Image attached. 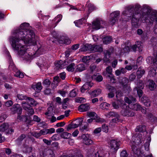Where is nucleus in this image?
Wrapping results in <instances>:
<instances>
[{"mask_svg":"<svg viewBox=\"0 0 157 157\" xmlns=\"http://www.w3.org/2000/svg\"><path fill=\"white\" fill-rule=\"evenodd\" d=\"M79 127V130L82 133H86L89 130V125L87 124L83 125L82 124Z\"/></svg>","mask_w":157,"mask_h":157,"instance_id":"nucleus-27","label":"nucleus"},{"mask_svg":"<svg viewBox=\"0 0 157 157\" xmlns=\"http://www.w3.org/2000/svg\"><path fill=\"white\" fill-rule=\"evenodd\" d=\"M131 148L133 153L136 155L137 156L139 157L142 154L140 149L137 147L135 145H132Z\"/></svg>","mask_w":157,"mask_h":157,"instance_id":"nucleus-22","label":"nucleus"},{"mask_svg":"<svg viewBox=\"0 0 157 157\" xmlns=\"http://www.w3.org/2000/svg\"><path fill=\"white\" fill-rule=\"evenodd\" d=\"M109 116L113 118L111 120L112 122L114 123H122L123 121L121 119V116L117 112H110L109 113Z\"/></svg>","mask_w":157,"mask_h":157,"instance_id":"nucleus-7","label":"nucleus"},{"mask_svg":"<svg viewBox=\"0 0 157 157\" xmlns=\"http://www.w3.org/2000/svg\"><path fill=\"white\" fill-rule=\"evenodd\" d=\"M136 77V74L135 72L132 73L129 77V80L130 81H133Z\"/></svg>","mask_w":157,"mask_h":157,"instance_id":"nucleus-51","label":"nucleus"},{"mask_svg":"<svg viewBox=\"0 0 157 157\" xmlns=\"http://www.w3.org/2000/svg\"><path fill=\"white\" fill-rule=\"evenodd\" d=\"M56 39L58 40V43L59 44H64L68 45L71 43V40L69 38L66 36H60L56 38Z\"/></svg>","mask_w":157,"mask_h":157,"instance_id":"nucleus-10","label":"nucleus"},{"mask_svg":"<svg viewBox=\"0 0 157 157\" xmlns=\"http://www.w3.org/2000/svg\"><path fill=\"white\" fill-rule=\"evenodd\" d=\"M101 130L103 132H108V127L105 124H103L102 125Z\"/></svg>","mask_w":157,"mask_h":157,"instance_id":"nucleus-56","label":"nucleus"},{"mask_svg":"<svg viewBox=\"0 0 157 157\" xmlns=\"http://www.w3.org/2000/svg\"><path fill=\"white\" fill-rule=\"evenodd\" d=\"M121 108L122 110L121 113L124 117H132L135 116L136 114L135 112L130 108L129 105H127L124 102L121 106Z\"/></svg>","mask_w":157,"mask_h":157,"instance_id":"nucleus-4","label":"nucleus"},{"mask_svg":"<svg viewBox=\"0 0 157 157\" xmlns=\"http://www.w3.org/2000/svg\"><path fill=\"white\" fill-rule=\"evenodd\" d=\"M9 127V124L7 123H4L0 125V132H4Z\"/></svg>","mask_w":157,"mask_h":157,"instance_id":"nucleus-32","label":"nucleus"},{"mask_svg":"<svg viewBox=\"0 0 157 157\" xmlns=\"http://www.w3.org/2000/svg\"><path fill=\"white\" fill-rule=\"evenodd\" d=\"M83 119L82 118H79L73 121V123H75L78 124V125L79 126L81 124H82V123L84 122H83Z\"/></svg>","mask_w":157,"mask_h":157,"instance_id":"nucleus-42","label":"nucleus"},{"mask_svg":"<svg viewBox=\"0 0 157 157\" xmlns=\"http://www.w3.org/2000/svg\"><path fill=\"white\" fill-rule=\"evenodd\" d=\"M85 99L82 97L78 98L75 100V102L77 103H81L82 102H83Z\"/></svg>","mask_w":157,"mask_h":157,"instance_id":"nucleus-64","label":"nucleus"},{"mask_svg":"<svg viewBox=\"0 0 157 157\" xmlns=\"http://www.w3.org/2000/svg\"><path fill=\"white\" fill-rule=\"evenodd\" d=\"M10 110L13 114L17 113V115L21 114L22 112V109L20 105L18 104H14L11 108Z\"/></svg>","mask_w":157,"mask_h":157,"instance_id":"nucleus-12","label":"nucleus"},{"mask_svg":"<svg viewBox=\"0 0 157 157\" xmlns=\"http://www.w3.org/2000/svg\"><path fill=\"white\" fill-rule=\"evenodd\" d=\"M128 155L126 150H123L121 153L120 156L121 157H127Z\"/></svg>","mask_w":157,"mask_h":157,"instance_id":"nucleus-53","label":"nucleus"},{"mask_svg":"<svg viewBox=\"0 0 157 157\" xmlns=\"http://www.w3.org/2000/svg\"><path fill=\"white\" fill-rule=\"evenodd\" d=\"M75 64L74 63H72L67 67L66 69L68 71L73 72L75 70Z\"/></svg>","mask_w":157,"mask_h":157,"instance_id":"nucleus-40","label":"nucleus"},{"mask_svg":"<svg viewBox=\"0 0 157 157\" xmlns=\"http://www.w3.org/2000/svg\"><path fill=\"white\" fill-rule=\"evenodd\" d=\"M32 87L33 89L35 90V94L40 93L42 88L41 83L40 82H38L36 85H32Z\"/></svg>","mask_w":157,"mask_h":157,"instance_id":"nucleus-18","label":"nucleus"},{"mask_svg":"<svg viewBox=\"0 0 157 157\" xmlns=\"http://www.w3.org/2000/svg\"><path fill=\"white\" fill-rule=\"evenodd\" d=\"M25 137L26 136L25 134H21L17 139V141L18 142H21Z\"/></svg>","mask_w":157,"mask_h":157,"instance_id":"nucleus-54","label":"nucleus"},{"mask_svg":"<svg viewBox=\"0 0 157 157\" xmlns=\"http://www.w3.org/2000/svg\"><path fill=\"white\" fill-rule=\"evenodd\" d=\"M154 56L148 57L146 59V61L148 64H152L154 66H155L154 67L156 74H157V52H155V50H154Z\"/></svg>","mask_w":157,"mask_h":157,"instance_id":"nucleus-6","label":"nucleus"},{"mask_svg":"<svg viewBox=\"0 0 157 157\" xmlns=\"http://www.w3.org/2000/svg\"><path fill=\"white\" fill-rule=\"evenodd\" d=\"M79 44H78L73 45L71 47V49L73 50H76L79 48Z\"/></svg>","mask_w":157,"mask_h":157,"instance_id":"nucleus-60","label":"nucleus"},{"mask_svg":"<svg viewBox=\"0 0 157 157\" xmlns=\"http://www.w3.org/2000/svg\"><path fill=\"white\" fill-rule=\"evenodd\" d=\"M142 134H138L135 139L134 142L138 144H140L141 143V139L142 138Z\"/></svg>","mask_w":157,"mask_h":157,"instance_id":"nucleus-38","label":"nucleus"},{"mask_svg":"<svg viewBox=\"0 0 157 157\" xmlns=\"http://www.w3.org/2000/svg\"><path fill=\"white\" fill-rule=\"evenodd\" d=\"M77 69L79 72H81L85 69V67L83 64H80L78 65Z\"/></svg>","mask_w":157,"mask_h":157,"instance_id":"nucleus-50","label":"nucleus"},{"mask_svg":"<svg viewBox=\"0 0 157 157\" xmlns=\"http://www.w3.org/2000/svg\"><path fill=\"white\" fill-rule=\"evenodd\" d=\"M106 71L109 74V75H112V69L111 66H108L106 68Z\"/></svg>","mask_w":157,"mask_h":157,"instance_id":"nucleus-57","label":"nucleus"},{"mask_svg":"<svg viewBox=\"0 0 157 157\" xmlns=\"http://www.w3.org/2000/svg\"><path fill=\"white\" fill-rule=\"evenodd\" d=\"M121 143V141H117V139H112L110 140V146L115 152H116L119 148Z\"/></svg>","mask_w":157,"mask_h":157,"instance_id":"nucleus-9","label":"nucleus"},{"mask_svg":"<svg viewBox=\"0 0 157 157\" xmlns=\"http://www.w3.org/2000/svg\"><path fill=\"white\" fill-rule=\"evenodd\" d=\"M95 117V120L94 121L96 123H102L105 121V120L103 118H100L97 116Z\"/></svg>","mask_w":157,"mask_h":157,"instance_id":"nucleus-45","label":"nucleus"},{"mask_svg":"<svg viewBox=\"0 0 157 157\" xmlns=\"http://www.w3.org/2000/svg\"><path fill=\"white\" fill-rule=\"evenodd\" d=\"M59 77L62 80H64L66 77V73L65 72H63L59 74Z\"/></svg>","mask_w":157,"mask_h":157,"instance_id":"nucleus-58","label":"nucleus"},{"mask_svg":"<svg viewBox=\"0 0 157 157\" xmlns=\"http://www.w3.org/2000/svg\"><path fill=\"white\" fill-rule=\"evenodd\" d=\"M32 135L35 138H39L41 136L40 132H33Z\"/></svg>","mask_w":157,"mask_h":157,"instance_id":"nucleus-55","label":"nucleus"},{"mask_svg":"<svg viewBox=\"0 0 157 157\" xmlns=\"http://www.w3.org/2000/svg\"><path fill=\"white\" fill-rule=\"evenodd\" d=\"M95 80L97 82H101L103 80L102 76L101 75H98L97 76Z\"/></svg>","mask_w":157,"mask_h":157,"instance_id":"nucleus-63","label":"nucleus"},{"mask_svg":"<svg viewBox=\"0 0 157 157\" xmlns=\"http://www.w3.org/2000/svg\"><path fill=\"white\" fill-rule=\"evenodd\" d=\"M17 99H16V101L18 102V100H25L27 101V100L28 97L26 95H24L22 94H17Z\"/></svg>","mask_w":157,"mask_h":157,"instance_id":"nucleus-33","label":"nucleus"},{"mask_svg":"<svg viewBox=\"0 0 157 157\" xmlns=\"http://www.w3.org/2000/svg\"><path fill=\"white\" fill-rule=\"evenodd\" d=\"M103 43L105 44H110L113 41V38L110 36H104L102 39Z\"/></svg>","mask_w":157,"mask_h":157,"instance_id":"nucleus-20","label":"nucleus"},{"mask_svg":"<svg viewBox=\"0 0 157 157\" xmlns=\"http://www.w3.org/2000/svg\"><path fill=\"white\" fill-rule=\"evenodd\" d=\"M134 91H136L137 92V94L139 98H141L142 96L143 92L142 90L134 88Z\"/></svg>","mask_w":157,"mask_h":157,"instance_id":"nucleus-47","label":"nucleus"},{"mask_svg":"<svg viewBox=\"0 0 157 157\" xmlns=\"http://www.w3.org/2000/svg\"><path fill=\"white\" fill-rule=\"evenodd\" d=\"M115 93L117 99L124 95L123 93L121 90H118L117 91L116 90Z\"/></svg>","mask_w":157,"mask_h":157,"instance_id":"nucleus-41","label":"nucleus"},{"mask_svg":"<svg viewBox=\"0 0 157 157\" xmlns=\"http://www.w3.org/2000/svg\"><path fill=\"white\" fill-rule=\"evenodd\" d=\"M62 17V15L60 14L58 15L56 17H55L54 19V21L56 22L54 24V25L52 27L53 28H55L56 26L58 23L61 21Z\"/></svg>","mask_w":157,"mask_h":157,"instance_id":"nucleus-30","label":"nucleus"},{"mask_svg":"<svg viewBox=\"0 0 157 157\" xmlns=\"http://www.w3.org/2000/svg\"><path fill=\"white\" fill-rule=\"evenodd\" d=\"M93 85V83L90 82H87L81 88L80 91L82 93H84L86 90H88L91 88Z\"/></svg>","mask_w":157,"mask_h":157,"instance_id":"nucleus-14","label":"nucleus"},{"mask_svg":"<svg viewBox=\"0 0 157 157\" xmlns=\"http://www.w3.org/2000/svg\"><path fill=\"white\" fill-rule=\"evenodd\" d=\"M33 148L28 145L25 146L23 149L24 152L27 153H30L32 152Z\"/></svg>","mask_w":157,"mask_h":157,"instance_id":"nucleus-34","label":"nucleus"},{"mask_svg":"<svg viewBox=\"0 0 157 157\" xmlns=\"http://www.w3.org/2000/svg\"><path fill=\"white\" fill-rule=\"evenodd\" d=\"M90 108V107L88 105L82 104L78 107V109L80 112H84L88 110Z\"/></svg>","mask_w":157,"mask_h":157,"instance_id":"nucleus-19","label":"nucleus"},{"mask_svg":"<svg viewBox=\"0 0 157 157\" xmlns=\"http://www.w3.org/2000/svg\"><path fill=\"white\" fill-rule=\"evenodd\" d=\"M21 114H19V115L17 116V119L20 120L21 121H24L26 123L29 125H32V122L33 121V120H31V118L30 116L32 115H29V116H28L22 115L21 116Z\"/></svg>","mask_w":157,"mask_h":157,"instance_id":"nucleus-11","label":"nucleus"},{"mask_svg":"<svg viewBox=\"0 0 157 157\" xmlns=\"http://www.w3.org/2000/svg\"><path fill=\"white\" fill-rule=\"evenodd\" d=\"M120 12L119 11H115L110 14L111 18L110 19V23L113 25L118 21L120 15Z\"/></svg>","mask_w":157,"mask_h":157,"instance_id":"nucleus-8","label":"nucleus"},{"mask_svg":"<svg viewBox=\"0 0 157 157\" xmlns=\"http://www.w3.org/2000/svg\"><path fill=\"white\" fill-rule=\"evenodd\" d=\"M101 92V90L98 89L91 91L92 97H95L98 96Z\"/></svg>","mask_w":157,"mask_h":157,"instance_id":"nucleus-36","label":"nucleus"},{"mask_svg":"<svg viewBox=\"0 0 157 157\" xmlns=\"http://www.w3.org/2000/svg\"><path fill=\"white\" fill-rule=\"evenodd\" d=\"M128 80L126 77H124L122 78L121 79L120 81V84L122 86L124 89H126L128 92V93H129V88L127 89L128 87Z\"/></svg>","mask_w":157,"mask_h":157,"instance_id":"nucleus-16","label":"nucleus"},{"mask_svg":"<svg viewBox=\"0 0 157 157\" xmlns=\"http://www.w3.org/2000/svg\"><path fill=\"white\" fill-rule=\"evenodd\" d=\"M124 100L126 103L130 105L134 102H136L137 100L136 98L133 96H129V97H125L124 98Z\"/></svg>","mask_w":157,"mask_h":157,"instance_id":"nucleus-21","label":"nucleus"},{"mask_svg":"<svg viewBox=\"0 0 157 157\" xmlns=\"http://www.w3.org/2000/svg\"><path fill=\"white\" fill-rule=\"evenodd\" d=\"M71 134L70 133L67 132H63L61 134L60 136L63 138L67 139L71 137Z\"/></svg>","mask_w":157,"mask_h":157,"instance_id":"nucleus-37","label":"nucleus"},{"mask_svg":"<svg viewBox=\"0 0 157 157\" xmlns=\"http://www.w3.org/2000/svg\"><path fill=\"white\" fill-rule=\"evenodd\" d=\"M103 51V48L101 45L93 44V53L96 52H101Z\"/></svg>","mask_w":157,"mask_h":157,"instance_id":"nucleus-23","label":"nucleus"},{"mask_svg":"<svg viewBox=\"0 0 157 157\" xmlns=\"http://www.w3.org/2000/svg\"><path fill=\"white\" fill-rule=\"evenodd\" d=\"M26 101H23L21 103L23 108L26 111L27 113L29 115H33L34 113L33 109L30 105L35 106L36 105V101L33 99L28 97L27 100Z\"/></svg>","mask_w":157,"mask_h":157,"instance_id":"nucleus-3","label":"nucleus"},{"mask_svg":"<svg viewBox=\"0 0 157 157\" xmlns=\"http://www.w3.org/2000/svg\"><path fill=\"white\" fill-rule=\"evenodd\" d=\"M10 61L9 68L10 71H13L15 73L14 76L21 78H23L24 77V73L18 70L13 61L11 60Z\"/></svg>","mask_w":157,"mask_h":157,"instance_id":"nucleus-5","label":"nucleus"},{"mask_svg":"<svg viewBox=\"0 0 157 157\" xmlns=\"http://www.w3.org/2000/svg\"><path fill=\"white\" fill-rule=\"evenodd\" d=\"M74 23L75 24L76 26L79 27L83 23L82 22V20L80 19L78 20L74 21Z\"/></svg>","mask_w":157,"mask_h":157,"instance_id":"nucleus-52","label":"nucleus"},{"mask_svg":"<svg viewBox=\"0 0 157 157\" xmlns=\"http://www.w3.org/2000/svg\"><path fill=\"white\" fill-rule=\"evenodd\" d=\"M93 45L91 44H86L84 46L83 49L84 51H89L93 53Z\"/></svg>","mask_w":157,"mask_h":157,"instance_id":"nucleus-24","label":"nucleus"},{"mask_svg":"<svg viewBox=\"0 0 157 157\" xmlns=\"http://www.w3.org/2000/svg\"><path fill=\"white\" fill-rule=\"evenodd\" d=\"M124 102H123L119 104L118 101L117 102L114 101L112 102V105L114 109H117L119 108V106L121 108V106L123 105V104H124Z\"/></svg>","mask_w":157,"mask_h":157,"instance_id":"nucleus-35","label":"nucleus"},{"mask_svg":"<svg viewBox=\"0 0 157 157\" xmlns=\"http://www.w3.org/2000/svg\"><path fill=\"white\" fill-rule=\"evenodd\" d=\"M136 102H134L131 104L129 106L130 108L132 110L136 111H140L141 109V105L139 103H136Z\"/></svg>","mask_w":157,"mask_h":157,"instance_id":"nucleus-15","label":"nucleus"},{"mask_svg":"<svg viewBox=\"0 0 157 157\" xmlns=\"http://www.w3.org/2000/svg\"><path fill=\"white\" fill-rule=\"evenodd\" d=\"M145 71L144 69H142L141 67H140L136 72V75L138 79L140 78L145 73Z\"/></svg>","mask_w":157,"mask_h":157,"instance_id":"nucleus-25","label":"nucleus"},{"mask_svg":"<svg viewBox=\"0 0 157 157\" xmlns=\"http://www.w3.org/2000/svg\"><path fill=\"white\" fill-rule=\"evenodd\" d=\"M131 48L134 52L138 50L140 51V49H141V46L139 45H137L136 44H134L131 47Z\"/></svg>","mask_w":157,"mask_h":157,"instance_id":"nucleus-49","label":"nucleus"},{"mask_svg":"<svg viewBox=\"0 0 157 157\" xmlns=\"http://www.w3.org/2000/svg\"><path fill=\"white\" fill-rule=\"evenodd\" d=\"M107 89L109 91V93H115L116 91V89L113 86L110 85H108L107 87Z\"/></svg>","mask_w":157,"mask_h":157,"instance_id":"nucleus-48","label":"nucleus"},{"mask_svg":"<svg viewBox=\"0 0 157 157\" xmlns=\"http://www.w3.org/2000/svg\"><path fill=\"white\" fill-rule=\"evenodd\" d=\"M87 7L88 8V11L89 12V14L91 11L94 10L95 9V7L93 4L89 3L87 4Z\"/></svg>","mask_w":157,"mask_h":157,"instance_id":"nucleus-46","label":"nucleus"},{"mask_svg":"<svg viewBox=\"0 0 157 157\" xmlns=\"http://www.w3.org/2000/svg\"><path fill=\"white\" fill-rule=\"evenodd\" d=\"M148 74L150 77H154L156 75L155 71V70L154 67L150 68L149 71L148 72Z\"/></svg>","mask_w":157,"mask_h":157,"instance_id":"nucleus-39","label":"nucleus"},{"mask_svg":"<svg viewBox=\"0 0 157 157\" xmlns=\"http://www.w3.org/2000/svg\"><path fill=\"white\" fill-rule=\"evenodd\" d=\"M78 126H78V124L73 123V122L72 121L71 123L66 126L67 130V131H69V130H71V129L76 128L78 127Z\"/></svg>","mask_w":157,"mask_h":157,"instance_id":"nucleus-31","label":"nucleus"},{"mask_svg":"<svg viewBox=\"0 0 157 157\" xmlns=\"http://www.w3.org/2000/svg\"><path fill=\"white\" fill-rule=\"evenodd\" d=\"M77 93L74 90H72L69 93V96L71 97H74L76 96Z\"/></svg>","mask_w":157,"mask_h":157,"instance_id":"nucleus-59","label":"nucleus"},{"mask_svg":"<svg viewBox=\"0 0 157 157\" xmlns=\"http://www.w3.org/2000/svg\"><path fill=\"white\" fill-rule=\"evenodd\" d=\"M148 82L149 89L151 91L154 90L156 87V85L155 82L152 80H150L148 81Z\"/></svg>","mask_w":157,"mask_h":157,"instance_id":"nucleus-28","label":"nucleus"},{"mask_svg":"<svg viewBox=\"0 0 157 157\" xmlns=\"http://www.w3.org/2000/svg\"><path fill=\"white\" fill-rule=\"evenodd\" d=\"M51 139L54 140H58L59 139V136L57 134H55L52 137Z\"/></svg>","mask_w":157,"mask_h":157,"instance_id":"nucleus-61","label":"nucleus"},{"mask_svg":"<svg viewBox=\"0 0 157 157\" xmlns=\"http://www.w3.org/2000/svg\"><path fill=\"white\" fill-rule=\"evenodd\" d=\"M136 132H144L146 131V126L144 125H140L136 127Z\"/></svg>","mask_w":157,"mask_h":157,"instance_id":"nucleus-29","label":"nucleus"},{"mask_svg":"<svg viewBox=\"0 0 157 157\" xmlns=\"http://www.w3.org/2000/svg\"><path fill=\"white\" fill-rule=\"evenodd\" d=\"M51 82L48 79L44 80L42 82L43 85L45 87H49L51 84Z\"/></svg>","mask_w":157,"mask_h":157,"instance_id":"nucleus-44","label":"nucleus"},{"mask_svg":"<svg viewBox=\"0 0 157 157\" xmlns=\"http://www.w3.org/2000/svg\"><path fill=\"white\" fill-rule=\"evenodd\" d=\"M82 61L85 63L88 64L90 60V56H84L82 59Z\"/></svg>","mask_w":157,"mask_h":157,"instance_id":"nucleus-43","label":"nucleus"},{"mask_svg":"<svg viewBox=\"0 0 157 157\" xmlns=\"http://www.w3.org/2000/svg\"><path fill=\"white\" fill-rule=\"evenodd\" d=\"M13 104V102L11 100H9L6 102L5 103L6 106L7 107H10Z\"/></svg>","mask_w":157,"mask_h":157,"instance_id":"nucleus-62","label":"nucleus"},{"mask_svg":"<svg viewBox=\"0 0 157 157\" xmlns=\"http://www.w3.org/2000/svg\"><path fill=\"white\" fill-rule=\"evenodd\" d=\"M93 28L96 30H98L101 28L100 21L97 19L92 22Z\"/></svg>","mask_w":157,"mask_h":157,"instance_id":"nucleus-26","label":"nucleus"},{"mask_svg":"<svg viewBox=\"0 0 157 157\" xmlns=\"http://www.w3.org/2000/svg\"><path fill=\"white\" fill-rule=\"evenodd\" d=\"M90 135L88 134H83L81 136V138L83 139V143L86 145L92 144L93 142L90 138Z\"/></svg>","mask_w":157,"mask_h":157,"instance_id":"nucleus-13","label":"nucleus"},{"mask_svg":"<svg viewBox=\"0 0 157 157\" xmlns=\"http://www.w3.org/2000/svg\"><path fill=\"white\" fill-rule=\"evenodd\" d=\"M140 8L141 6L138 4H136L135 6L132 5L126 7L122 13L123 15L127 17L124 21L131 20L132 25L135 28L138 27L140 19L144 20L146 22L150 23V25L155 22L156 24L154 32L157 34V11H152L148 6L145 4L143 6V11L140 13L139 11Z\"/></svg>","mask_w":157,"mask_h":157,"instance_id":"nucleus-2","label":"nucleus"},{"mask_svg":"<svg viewBox=\"0 0 157 157\" xmlns=\"http://www.w3.org/2000/svg\"><path fill=\"white\" fill-rule=\"evenodd\" d=\"M29 24L28 23L21 24L20 27L13 32L15 36L10 39L12 47L14 50L18 51V54L20 56L24 55L27 50L25 46H21L20 44V40L23 41L26 44L34 46V48H37L36 52L41 51L42 45L39 43L37 45L39 39L35 36L33 31L29 29Z\"/></svg>","mask_w":157,"mask_h":157,"instance_id":"nucleus-1","label":"nucleus"},{"mask_svg":"<svg viewBox=\"0 0 157 157\" xmlns=\"http://www.w3.org/2000/svg\"><path fill=\"white\" fill-rule=\"evenodd\" d=\"M141 102L146 106H151V101L150 100L149 98L146 96L144 95L141 98Z\"/></svg>","mask_w":157,"mask_h":157,"instance_id":"nucleus-17","label":"nucleus"}]
</instances>
